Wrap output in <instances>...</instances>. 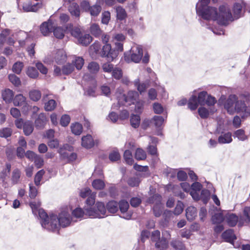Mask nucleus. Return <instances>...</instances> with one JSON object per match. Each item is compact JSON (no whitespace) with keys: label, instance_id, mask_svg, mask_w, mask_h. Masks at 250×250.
<instances>
[{"label":"nucleus","instance_id":"4468645a","mask_svg":"<svg viewBox=\"0 0 250 250\" xmlns=\"http://www.w3.org/2000/svg\"><path fill=\"white\" fill-rule=\"evenodd\" d=\"M222 238L225 242L233 244L234 241L236 239V237L232 229H229L225 230L222 234Z\"/></svg>","mask_w":250,"mask_h":250},{"label":"nucleus","instance_id":"f03ea898","mask_svg":"<svg viewBox=\"0 0 250 250\" xmlns=\"http://www.w3.org/2000/svg\"><path fill=\"white\" fill-rule=\"evenodd\" d=\"M84 209L88 216L91 218H104L106 215V208L102 202H97L95 204V195L91 194L85 201Z\"/></svg>","mask_w":250,"mask_h":250},{"label":"nucleus","instance_id":"f3484780","mask_svg":"<svg viewBox=\"0 0 250 250\" xmlns=\"http://www.w3.org/2000/svg\"><path fill=\"white\" fill-rule=\"evenodd\" d=\"M127 105L135 104L139 97L138 93L136 91H129L126 95Z\"/></svg>","mask_w":250,"mask_h":250},{"label":"nucleus","instance_id":"393cba45","mask_svg":"<svg viewBox=\"0 0 250 250\" xmlns=\"http://www.w3.org/2000/svg\"><path fill=\"white\" fill-rule=\"evenodd\" d=\"M247 109V106L245 101L242 100H237L235 102L234 109L237 113L245 112Z\"/></svg>","mask_w":250,"mask_h":250},{"label":"nucleus","instance_id":"4be33fe9","mask_svg":"<svg viewBox=\"0 0 250 250\" xmlns=\"http://www.w3.org/2000/svg\"><path fill=\"white\" fill-rule=\"evenodd\" d=\"M106 208L109 213H115L118 211V203L114 200L109 201L107 203Z\"/></svg>","mask_w":250,"mask_h":250},{"label":"nucleus","instance_id":"1a4fd4ad","mask_svg":"<svg viewBox=\"0 0 250 250\" xmlns=\"http://www.w3.org/2000/svg\"><path fill=\"white\" fill-rule=\"evenodd\" d=\"M53 22L50 19L43 22L40 26V30L44 36H48L52 32L53 29Z\"/></svg>","mask_w":250,"mask_h":250},{"label":"nucleus","instance_id":"2eb2a0df","mask_svg":"<svg viewBox=\"0 0 250 250\" xmlns=\"http://www.w3.org/2000/svg\"><path fill=\"white\" fill-rule=\"evenodd\" d=\"M232 134L230 132H222L218 137V142L220 144H229L232 141Z\"/></svg>","mask_w":250,"mask_h":250},{"label":"nucleus","instance_id":"ea45409f","mask_svg":"<svg viewBox=\"0 0 250 250\" xmlns=\"http://www.w3.org/2000/svg\"><path fill=\"white\" fill-rule=\"evenodd\" d=\"M72 215L77 218H81L83 217L84 215L87 216L85 213V209H83L81 208H77L73 210Z\"/></svg>","mask_w":250,"mask_h":250},{"label":"nucleus","instance_id":"0e129e2a","mask_svg":"<svg viewBox=\"0 0 250 250\" xmlns=\"http://www.w3.org/2000/svg\"><path fill=\"white\" fill-rule=\"evenodd\" d=\"M88 69L90 72L95 73L99 71V65L97 62H92L89 63Z\"/></svg>","mask_w":250,"mask_h":250},{"label":"nucleus","instance_id":"4d7b16f0","mask_svg":"<svg viewBox=\"0 0 250 250\" xmlns=\"http://www.w3.org/2000/svg\"><path fill=\"white\" fill-rule=\"evenodd\" d=\"M67 57L62 52L58 53L55 57V61L58 64H62L66 62Z\"/></svg>","mask_w":250,"mask_h":250},{"label":"nucleus","instance_id":"a211bd4d","mask_svg":"<svg viewBox=\"0 0 250 250\" xmlns=\"http://www.w3.org/2000/svg\"><path fill=\"white\" fill-rule=\"evenodd\" d=\"M250 223V206L245 207L243 210V214L240 217V223Z\"/></svg>","mask_w":250,"mask_h":250},{"label":"nucleus","instance_id":"a878e982","mask_svg":"<svg viewBox=\"0 0 250 250\" xmlns=\"http://www.w3.org/2000/svg\"><path fill=\"white\" fill-rule=\"evenodd\" d=\"M91 34L96 38H99L103 33L99 25L96 23L91 24L90 27Z\"/></svg>","mask_w":250,"mask_h":250},{"label":"nucleus","instance_id":"58836bf2","mask_svg":"<svg viewBox=\"0 0 250 250\" xmlns=\"http://www.w3.org/2000/svg\"><path fill=\"white\" fill-rule=\"evenodd\" d=\"M140 120L141 119L139 115H132L130 119L131 126L135 128H138L140 124Z\"/></svg>","mask_w":250,"mask_h":250},{"label":"nucleus","instance_id":"7c9ffc66","mask_svg":"<svg viewBox=\"0 0 250 250\" xmlns=\"http://www.w3.org/2000/svg\"><path fill=\"white\" fill-rule=\"evenodd\" d=\"M116 17L118 20L123 21L127 17L125 10L121 6H118L116 8Z\"/></svg>","mask_w":250,"mask_h":250},{"label":"nucleus","instance_id":"b1692460","mask_svg":"<svg viewBox=\"0 0 250 250\" xmlns=\"http://www.w3.org/2000/svg\"><path fill=\"white\" fill-rule=\"evenodd\" d=\"M2 97L6 103H10L13 100L14 93L10 89H6L2 92Z\"/></svg>","mask_w":250,"mask_h":250},{"label":"nucleus","instance_id":"052dcab7","mask_svg":"<svg viewBox=\"0 0 250 250\" xmlns=\"http://www.w3.org/2000/svg\"><path fill=\"white\" fill-rule=\"evenodd\" d=\"M198 112L202 119H207L209 116V111L208 109L205 107H200L198 109Z\"/></svg>","mask_w":250,"mask_h":250},{"label":"nucleus","instance_id":"c756f323","mask_svg":"<svg viewBox=\"0 0 250 250\" xmlns=\"http://www.w3.org/2000/svg\"><path fill=\"white\" fill-rule=\"evenodd\" d=\"M233 137L237 138L239 140L241 141H245L248 139V136L245 134L244 130L242 129L235 131L233 133Z\"/></svg>","mask_w":250,"mask_h":250},{"label":"nucleus","instance_id":"79ce46f5","mask_svg":"<svg viewBox=\"0 0 250 250\" xmlns=\"http://www.w3.org/2000/svg\"><path fill=\"white\" fill-rule=\"evenodd\" d=\"M13 133L12 129L10 127H3L0 129V137L7 138L10 137Z\"/></svg>","mask_w":250,"mask_h":250},{"label":"nucleus","instance_id":"9b49d317","mask_svg":"<svg viewBox=\"0 0 250 250\" xmlns=\"http://www.w3.org/2000/svg\"><path fill=\"white\" fill-rule=\"evenodd\" d=\"M82 6L83 7H88V11L89 12L91 16L96 17L100 13L102 8L100 5H94L92 6H89V3L86 1H83L82 3Z\"/></svg>","mask_w":250,"mask_h":250},{"label":"nucleus","instance_id":"473e14b6","mask_svg":"<svg viewBox=\"0 0 250 250\" xmlns=\"http://www.w3.org/2000/svg\"><path fill=\"white\" fill-rule=\"evenodd\" d=\"M199 103L197 101V97L195 95H192L189 99L188 106L191 110H195L198 106Z\"/></svg>","mask_w":250,"mask_h":250},{"label":"nucleus","instance_id":"cd10ccee","mask_svg":"<svg viewBox=\"0 0 250 250\" xmlns=\"http://www.w3.org/2000/svg\"><path fill=\"white\" fill-rule=\"evenodd\" d=\"M65 30L62 27H56L53 26V29L52 32L54 36L59 39H62L63 38L65 34Z\"/></svg>","mask_w":250,"mask_h":250},{"label":"nucleus","instance_id":"f8f14e48","mask_svg":"<svg viewBox=\"0 0 250 250\" xmlns=\"http://www.w3.org/2000/svg\"><path fill=\"white\" fill-rule=\"evenodd\" d=\"M143 55V49L141 46L136 47V50H132L130 54L131 60L136 63L139 62L142 59Z\"/></svg>","mask_w":250,"mask_h":250},{"label":"nucleus","instance_id":"aec40b11","mask_svg":"<svg viewBox=\"0 0 250 250\" xmlns=\"http://www.w3.org/2000/svg\"><path fill=\"white\" fill-rule=\"evenodd\" d=\"M68 11L72 16L77 18L79 17L80 15V9L79 5L76 2L70 3L68 7Z\"/></svg>","mask_w":250,"mask_h":250},{"label":"nucleus","instance_id":"09e8293b","mask_svg":"<svg viewBox=\"0 0 250 250\" xmlns=\"http://www.w3.org/2000/svg\"><path fill=\"white\" fill-rule=\"evenodd\" d=\"M29 97L33 101H38L41 98V93L39 90H33L29 92Z\"/></svg>","mask_w":250,"mask_h":250},{"label":"nucleus","instance_id":"e433bc0d","mask_svg":"<svg viewBox=\"0 0 250 250\" xmlns=\"http://www.w3.org/2000/svg\"><path fill=\"white\" fill-rule=\"evenodd\" d=\"M21 172L18 168L15 169L12 174L11 181L13 184L19 183L21 177Z\"/></svg>","mask_w":250,"mask_h":250},{"label":"nucleus","instance_id":"f704fd0d","mask_svg":"<svg viewBox=\"0 0 250 250\" xmlns=\"http://www.w3.org/2000/svg\"><path fill=\"white\" fill-rule=\"evenodd\" d=\"M134 85L137 87L138 91L141 94L146 91L148 85L145 83H140L139 79H136L134 81Z\"/></svg>","mask_w":250,"mask_h":250},{"label":"nucleus","instance_id":"72a5a7b5","mask_svg":"<svg viewBox=\"0 0 250 250\" xmlns=\"http://www.w3.org/2000/svg\"><path fill=\"white\" fill-rule=\"evenodd\" d=\"M155 247L160 249H165L168 246L167 238L163 236L160 238L155 244Z\"/></svg>","mask_w":250,"mask_h":250},{"label":"nucleus","instance_id":"39448f33","mask_svg":"<svg viewBox=\"0 0 250 250\" xmlns=\"http://www.w3.org/2000/svg\"><path fill=\"white\" fill-rule=\"evenodd\" d=\"M72 36L77 39L79 44L88 46L92 41V37L89 34L83 32L81 28H77L72 32Z\"/></svg>","mask_w":250,"mask_h":250},{"label":"nucleus","instance_id":"ddd939ff","mask_svg":"<svg viewBox=\"0 0 250 250\" xmlns=\"http://www.w3.org/2000/svg\"><path fill=\"white\" fill-rule=\"evenodd\" d=\"M97 140L94 141L92 136L88 134L82 138V145L83 147L86 148H91L93 147L95 144H97Z\"/></svg>","mask_w":250,"mask_h":250},{"label":"nucleus","instance_id":"a19ab883","mask_svg":"<svg viewBox=\"0 0 250 250\" xmlns=\"http://www.w3.org/2000/svg\"><path fill=\"white\" fill-rule=\"evenodd\" d=\"M74 70V65L72 63H68L62 67V73L63 75H68L71 73Z\"/></svg>","mask_w":250,"mask_h":250},{"label":"nucleus","instance_id":"680f3d73","mask_svg":"<svg viewBox=\"0 0 250 250\" xmlns=\"http://www.w3.org/2000/svg\"><path fill=\"white\" fill-rule=\"evenodd\" d=\"M56 106V102L54 100H49L45 104V110L46 111H52Z\"/></svg>","mask_w":250,"mask_h":250},{"label":"nucleus","instance_id":"6ab92c4d","mask_svg":"<svg viewBox=\"0 0 250 250\" xmlns=\"http://www.w3.org/2000/svg\"><path fill=\"white\" fill-rule=\"evenodd\" d=\"M147 150L148 154L153 157L152 161L154 163L158 162L159 160V158L158 157V153L156 146L149 145L147 147Z\"/></svg>","mask_w":250,"mask_h":250},{"label":"nucleus","instance_id":"864d4df0","mask_svg":"<svg viewBox=\"0 0 250 250\" xmlns=\"http://www.w3.org/2000/svg\"><path fill=\"white\" fill-rule=\"evenodd\" d=\"M9 81L15 86H19L21 84L20 79L14 74H9L8 76Z\"/></svg>","mask_w":250,"mask_h":250},{"label":"nucleus","instance_id":"8fccbe9b","mask_svg":"<svg viewBox=\"0 0 250 250\" xmlns=\"http://www.w3.org/2000/svg\"><path fill=\"white\" fill-rule=\"evenodd\" d=\"M27 75L31 78L36 79L39 76V72L35 67H28L26 71Z\"/></svg>","mask_w":250,"mask_h":250},{"label":"nucleus","instance_id":"6e6552de","mask_svg":"<svg viewBox=\"0 0 250 250\" xmlns=\"http://www.w3.org/2000/svg\"><path fill=\"white\" fill-rule=\"evenodd\" d=\"M37 213H38L39 216L41 220V224L42 227L51 230L49 229V228H50V215L49 217L47 213L42 208H40Z\"/></svg>","mask_w":250,"mask_h":250},{"label":"nucleus","instance_id":"f257e3e1","mask_svg":"<svg viewBox=\"0 0 250 250\" xmlns=\"http://www.w3.org/2000/svg\"><path fill=\"white\" fill-rule=\"evenodd\" d=\"M210 2V0H200L196 4V13L198 16L207 21H216L221 25H227L229 21L233 20L231 11L227 5H220L218 12L216 8L208 6Z\"/></svg>","mask_w":250,"mask_h":250},{"label":"nucleus","instance_id":"338daca9","mask_svg":"<svg viewBox=\"0 0 250 250\" xmlns=\"http://www.w3.org/2000/svg\"><path fill=\"white\" fill-rule=\"evenodd\" d=\"M183 209L184 204L181 201H179L174 209L173 213L175 215H178L183 212Z\"/></svg>","mask_w":250,"mask_h":250},{"label":"nucleus","instance_id":"c03bdc74","mask_svg":"<svg viewBox=\"0 0 250 250\" xmlns=\"http://www.w3.org/2000/svg\"><path fill=\"white\" fill-rule=\"evenodd\" d=\"M224 220L223 215L221 213H215L211 217V221L213 224H219Z\"/></svg>","mask_w":250,"mask_h":250},{"label":"nucleus","instance_id":"6e6d98bb","mask_svg":"<svg viewBox=\"0 0 250 250\" xmlns=\"http://www.w3.org/2000/svg\"><path fill=\"white\" fill-rule=\"evenodd\" d=\"M44 173V170L41 169L36 174L34 178V183L36 186H39L41 185L40 182Z\"/></svg>","mask_w":250,"mask_h":250},{"label":"nucleus","instance_id":"69168bd1","mask_svg":"<svg viewBox=\"0 0 250 250\" xmlns=\"http://www.w3.org/2000/svg\"><path fill=\"white\" fill-rule=\"evenodd\" d=\"M171 246L176 250H182L184 248L183 243L179 240H173L170 243Z\"/></svg>","mask_w":250,"mask_h":250},{"label":"nucleus","instance_id":"423d86ee","mask_svg":"<svg viewBox=\"0 0 250 250\" xmlns=\"http://www.w3.org/2000/svg\"><path fill=\"white\" fill-rule=\"evenodd\" d=\"M18 9L21 12H36L42 7V2L32 3L30 0H18Z\"/></svg>","mask_w":250,"mask_h":250},{"label":"nucleus","instance_id":"774afa93","mask_svg":"<svg viewBox=\"0 0 250 250\" xmlns=\"http://www.w3.org/2000/svg\"><path fill=\"white\" fill-rule=\"evenodd\" d=\"M23 66V64L22 62H16L14 64L13 66V71L15 73L19 74L21 72Z\"/></svg>","mask_w":250,"mask_h":250},{"label":"nucleus","instance_id":"dca6fc26","mask_svg":"<svg viewBox=\"0 0 250 250\" xmlns=\"http://www.w3.org/2000/svg\"><path fill=\"white\" fill-rule=\"evenodd\" d=\"M46 118L44 113L39 114L35 121V125L37 129H42L46 124Z\"/></svg>","mask_w":250,"mask_h":250},{"label":"nucleus","instance_id":"5701e85b","mask_svg":"<svg viewBox=\"0 0 250 250\" xmlns=\"http://www.w3.org/2000/svg\"><path fill=\"white\" fill-rule=\"evenodd\" d=\"M238 221V216L233 213L229 214L226 216V222L228 225L233 227L236 225Z\"/></svg>","mask_w":250,"mask_h":250},{"label":"nucleus","instance_id":"7ed1b4c3","mask_svg":"<svg viewBox=\"0 0 250 250\" xmlns=\"http://www.w3.org/2000/svg\"><path fill=\"white\" fill-rule=\"evenodd\" d=\"M71 221V217L69 213L66 210H62L59 214L58 216L57 215L52 213L50 215V228L51 231L55 232L58 230L60 226L63 228L68 226Z\"/></svg>","mask_w":250,"mask_h":250},{"label":"nucleus","instance_id":"c85d7f7f","mask_svg":"<svg viewBox=\"0 0 250 250\" xmlns=\"http://www.w3.org/2000/svg\"><path fill=\"white\" fill-rule=\"evenodd\" d=\"M13 104L15 106H21L26 102V98L22 94L17 95L13 99Z\"/></svg>","mask_w":250,"mask_h":250},{"label":"nucleus","instance_id":"20e7f679","mask_svg":"<svg viewBox=\"0 0 250 250\" xmlns=\"http://www.w3.org/2000/svg\"><path fill=\"white\" fill-rule=\"evenodd\" d=\"M123 50V43L122 42H115L114 49H112L110 44H104L100 53L101 57L106 58L107 62H111L117 57L119 52Z\"/></svg>","mask_w":250,"mask_h":250},{"label":"nucleus","instance_id":"e2e57ef3","mask_svg":"<svg viewBox=\"0 0 250 250\" xmlns=\"http://www.w3.org/2000/svg\"><path fill=\"white\" fill-rule=\"evenodd\" d=\"M133 168L138 171L145 172L147 175H149V167L147 166H142L135 164L134 165Z\"/></svg>","mask_w":250,"mask_h":250},{"label":"nucleus","instance_id":"5fc2aeb1","mask_svg":"<svg viewBox=\"0 0 250 250\" xmlns=\"http://www.w3.org/2000/svg\"><path fill=\"white\" fill-rule=\"evenodd\" d=\"M141 181L140 178L138 177H131L128 178L127 180L128 185L132 187H138Z\"/></svg>","mask_w":250,"mask_h":250},{"label":"nucleus","instance_id":"49530a36","mask_svg":"<svg viewBox=\"0 0 250 250\" xmlns=\"http://www.w3.org/2000/svg\"><path fill=\"white\" fill-rule=\"evenodd\" d=\"M124 158L127 164L132 165L133 164L134 160L132 158V155L130 150H125L124 153Z\"/></svg>","mask_w":250,"mask_h":250},{"label":"nucleus","instance_id":"603ef678","mask_svg":"<svg viewBox=\"0 0 250 250\" xmlns=\"http://www.w3.org/2000/svg\"><path fill=\"white\" fill-rule=\"evenodd\" d=\"M208 96L207 91H203L198 94V97L197 98L198 102L201 105H204L206 102V98Z\"/></svg>","mask_w":250,"mask_h":250},{"label":"nucleus","instance_id":"4c0bfd02","mask_svg":"<svg viewBox=\"0 0 250 250\" xmlns=\"http://www.w3.org/2000/svg\"><path fill=\"white\" fill-rule=\"evenodd\" d=\"M152 120L157 129L160 128L164 122V118L161 116L155 115Z\"/></svg>","mask_w":250,"mask_h":250},{"label":"nucleus","instance_id":"2f4dec72","mask_svg":"<svg viewBox=\"0 0 250 250\" xmlns=\"http://www.w3.org/2000/svg\"><path fill=\"white\" fill-rule=\"evenodd\" d=\"M71 129L72 132L74 134L76 135H79L83 131V126L79 123H75L71 125Z\"/></svg>","mask_w":250,"mask_h":250},{"label":"nucleus","instance_id":"0eeeda50","mask_svg":"<svg viewBox=\"0 0 250 250\" xmlns=\"http://www.w3.org/2000/svg\"><path fill=\"white\" fill-rule=\"evenodd\" d=\"M129 205L128 203L125 200H121L118 203V209H120L121 214L120 217L126 220H129L131 218L132 214L128 211Z\"/></svg>","mask_w":250,"mask_h":250},{"label":"nucleus","instance_id":"412c9836","mask_svg":"<svg viewBox=\"0 0 250 250\" xmlns=\"http://www.w3.org/2000/svg\"><path fill=\"white\" fill-rule=\"evenodd\" d=\"M197 209L195 207L190 206L186 209V217L189 221H193L197 216Z\"/></svg>","mask_w":250,"mask_h":250},{"label":"nucleus","instance_id":"9d476101","mask_svg":"<svg viewBox=\"0 0 250 250\" xmlns=\"http://www.w3.org/2000/svg\"><path fill=\"white\" fill-rule=\"evenodd\" d=\"M237 99V98L236 95H230L225 104L224 107L230 114H232L234 112L235 109L233 106L234 104H235V102Z\"/></svg>","mask_w":250,"mask_h":250},{"label":"nucleus","instance_id":"bb28decb","mask_svg":"<svg viewBox=\"0 0 250 250\" xmlns=\"http://www.w3.org/2000/svg\"><path fill=\"white\" fill-rule=\"evenodd\" d=\"M23 130L25 135H30L33 132L34 130L32 123L29 121H26L24 123Z\"/></svg>","mask_w":250,"mask_h":250},{"label":"nucleus","instance_id":"a18cd8bd","mask_svg":"<svg viewBox=\"0 0 250 250\" xmlns=\"http://www.w3.org/2000/svg\"><path fill=\"white\" fill-rule=\"evenodd\" d=\"M135 158L137 160H144L146 158V152L141 148H137L135 154Z\"/></svg>","mask_w":250,"mask_h":250},{"label":"nucleus","instance_id":"37998d69","mask_svg":"<svg viewBox=\"0 0 250 250\" xmlns=\"http://www.w3.org/2000/svg\"><path fill=\"white\" fill-rule=\"evenodd\" d=\"M92 187L97 190H101L105 187L104 182L101 179H95L92 183Z\"/></svg>","mask_w":250,"mask_h":250},{"label":"nucleus","instance_id":"bf43d9fd","mask_svg":"<svg viewBox=\"0 0 250 250\" xmlns=\"http://www.w3.org/2000/svg\"><path fill=\"white\" fill-rule=\"evenodd\" d=\"M108 158L111 162H116L120 159L121 156L117 150H113L109 154Z\"/></svg>","mask_w":250,"mask_h":250},{"label":"nucleus","instance_id":"c9c22d12","mask_svg":"<svg viewBox=\"0 0 250 250\" xmlns=\"http://www.w3.org/2000/svg\"><path fill=\"white\" fill-rule=\"evenodd\" d=\"M162 196L159 194H155L149 197L147 202L149 204H154V205L162 203Z\"/></svg>","mask_w":250,"mask_h":250},{"label":"nucleus","instance_id":"de8ad7c7","mask_svg":"<svg viewBox=\"0 0 250 250\" xmlns=\"http://www.w3.org/2000/svg\"><path fill=\"white\" fill-rule=\"evenodd\" d=\"M242 6L241 4L239 3H235L233 7V12L234 16L236 19L240 17L241 13L242 12Z\"/></svg>","mask_w":250,"mask_h":250},{"label":"nucleus","instance_id":"13d9d810","mask_svg":"<svg viewBox=\"0 0 250 250\" xmlns=\"http://www.w3.org/2000/svg\"><path fill=\"white\" fill-rule=\"evenodd\" d=\"M200 200H201L204 204H207L209 199L210 193L207 189H203L201 192Z\"/></svg>","mask_w":250,"mask_h":250},{"label":"nucleus","instance_id":"3c124183","mask_svg":"<svg viewBox=\"0 0 250 250\" xmlns=\"http://www.w3.org/2000/svg\"><path fill=\"white\" fill-rule=\"evenodd\" d=\"M163 210V207L162 203L159 204L154 205L153 207V211L155 216L158 217H160Z\"/></svg>","mask_w":250,"mask_h":250}]
</instances>
